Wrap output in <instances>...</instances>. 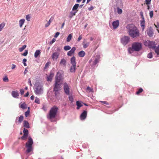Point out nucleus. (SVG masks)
Here are the masks:
<instances>
[{"instance_id": "1", "label": "nucleus", "mask_w": 159, "mask_h": 159, "mask_svg": "<svg viewBox=\"0 0 159 159\" xmlns=\"http://www.w3.org/2000/svg\"><path fill=\"white\" fill-rule=\"evenodd\" d=\"M127 32L132 38H137L140 35L139 31L137 27L133 24H129L126 26Z\"/></svg>"}, {"instance_id": "2", "label": "nucleus", "mask_w": 159, "mask_h": 159, "mask_svg": "<svg viewBox=\"0 0 159 159\" xmlns=\"http://www.w3.org/2000/svg\"><path fill=\"white\" fill-rule=\"evenodd\" d=\"M142 48V44L139 42H134L132 44L131 48L128 49L129 52L130 53H132L134 51L138 52Z\"/></svg>"}, {"instance_id": "3", "label": "nucleus", "mask_w": 159, "mask_h": 159, "mask_svg": "<svg viewBox=\"0 0 159 159\" xmlns=\"http://www.w3.org/2000/svg\"><path fill=\"white\" fill-rule=\"evenodd\" d=\"M59 108L56 106H53L50 109L48 116V118L50 120L55 118L57 114Z\"/></svg>"}, {"instance_id": "4", "label": "nucleus", "mask_w": 159, "mask_h": 159, "mask_svg": "<svg viewBox=\"0 0 159 159\" xmlns=\"http://www.w3.org/2000/svg\"><path fill=\"white\" fill-rule=\"evenodd\" d=\"M33 144V141L32 139L30 136L28 138V140L25 144V147L27 149L26 151V153H28L32 151L33 150V148L32 145Z\"/></svg>"}, {"instance_id": "5", "label": "nucleus", "mask_w": 159, "mask_h": 159, "mask_svg": "<svg viewBox=\"0 0 159 159\" xmlns=\"http://www.w3.org/2000/svg\"><path fill=\"white\" fill-rule=\"evenodd\" d=\"M43 93V86L37 84L35 85V93L37 95H40Z\"/></svg>"}, {"instance_id": "6", "label": "nucleus", "mask_w": 159, "mask_h": 159, "mask_svg": "<svg viewBox=\"0 0 159 159\" xmlns=\"http://www.w3.org/2000/svg\"><path fill=\"white\" fill-rule=\"evenodd\" d=\"M144 44L145 46H148L149 48L154 49L156 47V44L154 42L149 40L145 41L144 42Z\"/></svg>"}, {"instance_id": "7", "label": "nucleus", "mask_w": 159, "mask_h": 159, "mask_svg": "<svg viewBox=\"0 0 159 159\" xmlns=\"http://www.w3.org/2000/svg\"><path fill=\"white\" fill-rule=\"evenodd\" d=\"M120 41L121 43L125 46L130 42V38L128 36H124L121 38Z\"/></svg>"}, {"instance_id": "8", "label": "nucleus", "mask_w": 159, "mask_h": 159, "mask_svg": "<svg viewBox=\"0 0 159 159\" xmlns=\"http://www.w3.org/2000/svg\"><path fill=\"white\" fill-rule=\"evenodd\" d=\"M63 89L64 92L67 95L70 94V86L66 82L63 84Z\"/></svg>"}, {"instance_id": "9", "label": "nucleus", "mask_w": 159, "mask_h": 159, "mask_svg": "<svg viewBox=\"0 0 159 159\" xmlns=\"http://www.w3.org/2000/svg\"><path fill=\"white\" fill-rule=\"evenodd\" d=\"M61 86L60 83H55L54 84L53 91L55 92V94L56 96L59 94L58 91L61 89Z\"/></svg>"}, {"instance_id": "10", "label": "nucleus", "mask_w": 159, "mask_h": 159, "mask_svg": "<svg viewBox=\"0 0 159 159\" xmlns=\"http://www.w3.org/2000/svg\"><path fill=\"white\" fill-rule=\"evenodd\" d=\"M23 133V135L20 138V139L22 140H26L27 139L29 134L28 130V129L24 128Z\"/></svg>"}, {"instance_id": "11", "label": "nucleus", "mask_w": 159, "mask_h": 159, "mask_svg": "<svg viewBox=\"0 0 159 159\" xmlns=\"http://www.w3.org/2000/svg\"><path fill=\"white\" fill-rule=\"evenodd\" d=\"M60 53L58 52H55L52 53L51 56L52 59L53 61L56 60L58 58Z\"/></svg>"}, {"instance_id": "12", "label": "nucleus", "mask_w": 159, "mask_h": 159, "mask_svg": "<svg viewBox=\"0 0 159 159\" xmlns=\"http://www.w3.org/2000/svg\"><path fill=\"white\" fill-rule=\"evenodd\" d=\"M147 33L148 35L150 37H152L153 34V29L151 27H149L147 29Z\"/></svg>"}, {"instance_id": "13", "label": "nucleus", "mask_w": 159, "mask_h": 159, "mask_svg": "<svg viewBox=\"0 0 159 159\" xmlns=\"http://www.w3.org/2000/svg\"><path fill=\"white\" fill-rule=\"evenodd\" d=\"M61 75L58 73L55 77V83H60L61 80Z\"/></svg>"}, {"instance_id": "14", "label": "nucleus", "mask_w": 159, "mask_h": 159, "mask_svg": "<svg viewBox=\"0 0 159 159\" xmlns=\"http://www.w3.org/2000/svg\"><path fill=\"white\" fill-rule=\"evenodd\" d=\"M87 112L86 111H84L80 116V119L81 120H84L86 117Z\"/></svg>"}, {"instance_id": "15", "label": "nucleus", "mask_w": 159, "mask_h": 159, "mask_svg": "<svg viewBox=\"0 0 159 159\" xmlns=\"http://www.w3.org/2000/svg\"><path fill=\"white\" fill-rule=\"evenodd\" d=\"M76 50V48L75 47H73L71 50L68 52L67 55L68 56H71L74 53L75 51Z\"/></svg>"}, {"instance_id": "16", "label": "nucleus", "mask_w": 159, "mask_h": 159, "mask_svg": "<svg viewBox=\"0 0 159 159\" xmlns=\"http://www.w3.org/2000/svg\"><path fill=\"white\" fill-rule=\"evenodd\" d=\"M119 21L117 20L113 22L112 25L114 29L117 28L119 25Z\"/></svg>"}, {"instance_id": "17", "label": "nucleus", "mask_w": 159, "mask_h": 159, "mask_svg": "<svg viewBox=\"0 0 159 159\" xmlns=\"http://www.w3.org/2000/svg\"><path fill=\"white\" fill-rule=\"evenodd\" d=\"M11 95L15 98H17L19 96V94L17 91H13L11 93Z\"/></svg>"}, {"instance_id": "18", "label": "nucleus", "mask_w": 159, "mask_h": 159, "mask_svg": "<svg viewBox=\"0 0 159 159\" xmlns=\"http://www.w3.org/2000/svg\"><path fill=\"white\" fill-rule=\"evenodd\" d=\"M76 59L74 56H73L70 59V62L72 65H76V62L75 61Z\"/></svg>"}, {"instance_id": "19", "label": "nucleus", "mask_w": 159, "mask_h": 159, "mask_svg": "<svg viewBox=\"0 0 159 159\" xmlns=\"http://www.w3.org/2000/svg\"><path fill=\"white\" fill-rule=\"evenodd\" d=\"M78 54L80 57H83L85 55V53L84 51H81L78 53Z\"/></svg>"}, {"instance_id": "20", "label": "nucleus", "mask_w": 159, "mask_h": 159, "mask_svg": "<svg viewBox=\"0 0 159 159\" xmlns=\"http://www.w3.org/2000/svg\"><path fill=\"white\" fill-rule=\"evenodd\" d=\"M23 126L24 127L27 128H29V124L27 121L24 120L23 122Z\"/></svg>"}, {"instance_id": "21", "label": "nucleus", "mask_w": 159, "mask_h": 159, "mask_svg": "<svg viewBox=\"0 0 159 159\" xmlns=\"http://www.w3.org/2000/svg\"><path fill=\"white\" fill-rule=\"evenodd\" d=\"M76 68V65H72L70 68V71L71 72H75Z\"/></svg>"}, {"instance_id": "22", "label": "nucleus", "mask_w": 159, "mask_h": 159, "mask_svg": "<svg viewBox=\"0 0 159 159\" xmlns=\"http://www.w3.org/2000/svg\"><path fill=\"white\" fill-rule=\"evenodd\" d=\"M19 107L23 109H25L27 107V106L26 104L25 103H22L21 104L20 103L19 104Z\"/></svg>"}, {"instance_id": "23", "label": "nucleus", "mask_w": 159, "mask_h": 159, "mask_svg": "<svg viewBox=\"0 0 159 159\" xmlns=\"http://www.w3.org/2000/svg\"><path fill=\"white\" fill-rule=\"evenodd\" d=\"M40 50H37L34 53V57L35 58H37L40 54Z\"/></svg>"}, {"instance_id": "24", "label": "nucleus", "mask_w": 159, "mask_h": 159, "mask_svg": "<svg viewBox=\"0 0 159 159\" xmlns=\"http://www.w3.org/2000/svg\"><path fill=\"white\" fill-rule=\"evenodd\" d=\"M53 19H54V18L52 17L50 18V20H49L48 21V22L46 24V25H45V26L46 27H48L50 25L51 21L53 20Z\"/></svg>"}, {"instance_id": "25", "label": "nucleus", "mask_w": 159, "mask_h": 159, "mask_svg": "<svg viewBox=\"0 0 159 159\" xmlns=\"http://www.w3.org/2000/svg\"><path fill=\"white\" fill-rule=\"evenodd\" d=\"M18 121H16V122H19L20 123H21L22 121H23V119H24V117L22 116H20L18 118Z\"/></svg>"}, {"instance_id": "26", "label": "nucleus", "mask_w": 159, "mask_h": 159, "mask_svg": "<svg viewBox=\"0 0 159 159\" xmlns=\"http://www.w3.org/2000/svg\"><path fill=\"white\" fill-rule=\"evenodd\" d=\"M25 21V20L24 19H21L19 20V24L20 26V28H21L22 27V25L24 23Z\"/></svg>"}, {"instance_id": "27", "label": "nucleus", "mask_w": 159, "mask_h": 159, "mask_svg": "<svg viewBox=\"0 0 159 159\" xmlns=\"http://www.w3.org/2000/svg\"><path fill=\"white\" fill-rule=\"evenodd\" d=\"M53 76L54 74L52 73H51L47 77V80L51 81Z\"/></svg>"}, {"instance_id": "28", "label": "nucleus", "mask_w": 159, "mask_h": 159, "mask_svg": "<svg viewBox=\"0 0 159 159\" xmlns=\"http://www.w3.org/2000/svg\"><path fill=\"white\" fill-rule=\"evenodd\" d=\"M78 10L76 11L75 12H71L70 13V15L69 16V17L70 18H71L74 16L75 15V13L77 12Z\"/></svg>"}, {"instance_id": "29", "label": "nucleus", "mask_w": 159, "mask_h": 159, "mask_svg": "<svg viewBox=\"0 0 159 159\" xmlns=\"http://www.w3.org/2000/svg\"><path fill=\"white\" fill-rule=\"evenodd\" d=\"M141 26L142 27V29L143 30L144 28V18H143V20L141 21Z\"/></svg>"}, {"instance_id": "30", "label": "nucleus", "mask_w": 159, "mask_h": 159, "mask_svg": "<svg viewBox=\"0 0 159 159\" xmlns=\"http://www.w3.org/2000/svg\"><path fill=\"white\" fill-rule=\"evenodd\" d=\"M76 105L77 106V109H79L80 108L83 106L82 103L80 102H79L78 101H77L76 102Z\"/></svg>"}, {"instance_id": "31", "label": "nucleus", "mask_w": 159, "mask_h": 159, "mask_svg": "<svg viewBox=\"0 0 159 159\" xmlns=\"http://www.w3.org/2000/svg\"><path fill=\"white\" fill-rule=\"evenodd\" d=\"M154 49L155 51L157 54V55H159V45L157 48L155 47Z\"/></svg>"}, {"instance_id": "32", "label": "nucleus", "mask_w": 159, "mask_h": 159, "mask_svg": "<svg viewBox=\"0 0 159 159\" xmlns=\"http://www.w3.org/2000/svg\"><path fill=\"white\" fill-rule=\"evenodd\" d=\"M79 6V4H76L72 8L73 11L77 10V9L78 8Z\"/></svg>"}, {"instance_id": "33", "label": "nucleus", "mask_w": 159, "mask_h": 159, "mask_svg": "<svg viewBox=\"0 0 159 159\" xmlns=\"http://www.w3.org/2000/svg\"><path fill=\"white\" fill-rule=\"evenodd\" d=\"M72 37V35L71 34H69L67 37L66 39L67 42H69L71 40Z\"/></svg>"}, {"instance_id": "34", "label": "nucleus", "mask_w": 159, "mask_h": 159, "mask_svg": "<svg viewBox=\"0 0 159 159\" xmlns=\"http://www.w3.org/2000/svg\"><path fill=\"white\" fill-rule=\"evenodd\" d=\"M66 60L65 59H63L61 60L60 64L65 66L66 64Z\"/></svg>"}, {"instance_id": "35", "label": "nucleus", "mask_w": 159, "mask_h": 159, "mask_svg": "<svg viewBox=\"0 0 159 159\" xmlns=\"http://www.w3.org/2000/svg\"><path fill=\"white\" fill-rule=\"evenodd\" d=\"M5 25V23L3 22L0 24V31H1L4 27Z\"/></svg>"}, {"instance_id": "36", "label": "nucleus", "mask_w": 159, "mask_h": 159, "mask_svg": "<svg viewBox=\"0 0 159 159\" xmlns=\"http://www.w3.org/2000/svg\"><path fill=\"white\" fill-rule=\"evenodd\" d=\"M3 81L5 82H8L9 80L7 76H4L3 78Z\"/></svg>"}, {"instance_id": "37", "label": "nucleus", "mask_w": 159, "mask_h": 159, "mask_svg": "<svg viewBox=\"0 0 159 159\" xmlns=\"http://www.w3.org/2000/svg\"><path fill=\"white\" fill-rule=\"evenodd\" d=\"M26 47V45H24L23 46L20 48H19V51L20 52H22Z\"/></svg>"}, {"instance_id": "38", "label": "nucleus", "mask_w": 159, "mask_h": 159, "mask_svg": "<svg viewBox=\"0 0 159 159\" xmlns=\"http://www.w3.org/2000/svg\"><path fill=\"white\" fill-rule=\"evenodd\" d=\"M65 50L67 51L71 49V47L69 46H66L64 48Z\"/></svg>"}, {"instance_id": "39", "label": "nucleus", "mask_w": 159, "mask_h": 159, "mask_svg": "<svg viewBox=\"0 0 159 159\" xmlns=\"http://www.w3.org/2000/svg\"><path fill=\"white\" fill-rule=\"evenodd\" d=\"M143 91V89L141 88H140L138 91L136 92V94L139 95L140 93H142Z\"/></svg>"}, {"instance_id": "40", "label": "nucleus", "mask_w": 159, "mask_h": 159, "mask_svg": "<svg viewBox=\"0 0 159 159\" xmlns=\"http://www.w3.org/2000/svg\"><path fill=\"white\" fill-rule=\"evenodd\" d=\"M89 92H93V89L89 87H88L86 89Z\"/></svg>"}, {"instance_id": "41", "label": "nucleus", "mask_w": 159, "mask_h": 159, "mask_svg": "<svg viewBox=\"0 0 159 159\" xmlns=\"http://www.w3.org/2000/svg\"><path fill=\"white\" fill-rule=\"evenodd\" d=\"M83 44L84 48H86L88 46L89 44V43H85L84 42H83Z\"/></svg>"}, {"instance_id": "42", "label": "nucleus", "mask_w": 159, "mask_h": 159, "mask_svg": "<svg viewBox=\"0 0 159 159\" xmlns=\"http://www.w3.org/2000/svg\"><path fill=\"white\" fill-rule=\"evenodd\" d=\"M30 16L29 15H27L26 16V19L28 21H29L30 20Z\"/></svg>"}, {"instance_id": "43", "label": "nucleus", "mask_w": 159, "mask_h": 159, "mask_svg": "<svg viewBox=\"0 0 159 159\" xmlns=\"http://www.w3.org/2000/svg\"><path fill=\"white\" fill-rule=\"evenodd\" d=\"M148 57L149 58H151L152 57V52H150L148 55Z\"/></svg>"}, {"instance_id": "44", "label": "nucleus", "mask_w": 159, "mask_h": 159, "mask_svg": "<svg viewBox=\"0 0 159 159\" xmlns=\"http://www.w3.org/2000/svg\"><path fill=\"white\" fill-rule=\"evenodd\" d=\"M35 102L36 103L39 104L40 103V100L39 98L36 97L35 100Z\"/></svg>"}, {"instance_id": "45", "label": "nucleus", "mask_w": 159, "mask_h": 159, "mask_svg": "<svg viewBox=\"0 0 159 159\" xmlns=\"http://www.w3.org/2000/svg\"><path fill=\"white\" fill-rule=\"evenodd\" d=\"M27 61V60L25 58H24L23 60V63L25 66H27V64L26 63V62Z\"/></svg>"}, {"instance_id": "46", "label": "nucleus", "mask_w": 159, "mask_h": 159, "mask_svg": "<svg viewBox=\"0 0 159 159\" xmlns=\"http://www.w3.org/2000/svg\"><path fill=\"white\" fill-rule=\"evenodd\" d=\"M69 99L70 101L71 102H72L73 101V98L71 96H69Z\"/></svg>"}, {"instance_id": "47", "label": "nucleus", "mask_w": 159, "mask_h": 159, "mask_svg": "<svg viewBox=\"0 0 159 159\" xmlns=\"http://www.w3.org/2000/svg\"><path fill=\"white\" fill-rule=\"evenodd\" d=\"M153 15V12L152 11H151L149 12V16L151 18L152 17Z\"/></svg>"}, {"instance_id": "48", "label": "nucleus", "mask_w": 159, "mask_h": 159, "mask_svg": "<svg viewBox=\"0 0 159 159\" xmlns=\"http://www.w3.org/2000/svg\"><path fill=\"white\" fill-rule=\"evenodd\" d=\"M100 102H101L102 104H106L107 105H109V103L107 101H101Z\"/></svg>"}, {"instance_id": "49", "label": "nucleus", "mask_w": 159, "mask_h": 159, "mask_svg": "<svg viewBox=\"0 0 159 159\" xmlns=\"http://www.w3.org/2000/svg\"><path fill=\"white\" fill-rule=\"evenodd\" d=\"M145 1L146 4L147 5H149L150 3L151 0H145Z\"/></svg>"}, {"instance_id": "50", "label": "nucleus", "mask_w": 159, "mask_h": 159, "mask_svg": "<svg viewBox=\"0 0 159 159\" xmlns=\"http://www.w3.org/2000/svg\"><path fill=\"white\" fill-rule=\"evenodd\" d=\"M29 113H30V111H27L25 112V116L26 117H27L28 116V115H29Z\"/></svg>"}, {"instance_id": "51", "label": "nucleus", "mask_w": 159, "mask_h": 159, "mask_svg": "<svg viewBox=\"0 0 159 159\" xmlns=\"http://www.w3.org/2000/svg\"><path fill=\"white\" fill-rule=\"evenodd\" d=\"M117 11H118V13L119 14H121L122 12V10L121 9H120L119 8H118Z\"/></svg>"}, {"instance_id": "52", "label": "nucleus", "mask_w": 159, "mask_h": 159, "mask_svg": "<svg viewBox=\"0 0 159 159\" xmlns=\"http://www.w3.org/2000/svg\"><path fill=\"white\" fill-rule=\"evenodd\" d=\"M154 25L157 28V30L159 33V24H157V25H156L155 24H154Z\"/></svg>"}, {"instance_id": "53", "label": "nucleus", "mask_w": 159, "mask_h": 159, "mask_svg": "<svg viewBox=\"0 0 159 159\" xmlns=\"http://www.w3.org/2000/svg\"><path fill=\"white\" fill-rule=\"evenodd\" d=\"M28 54V51L27 50H25V52L22 54V55L25 56H26Z\"/></svg>"}, {"instance_id": "54", "label": "nucleus", "mask_w": 159, "mask_h": 159, "mask_svg": "<svg viewBox=\"0 0 159 159\" xmlns=\"http://www.w3.org/2000/svg\"><path fill=\"white\" fill-rule=\"evenodd\" d=\"M56 41V39L53 38L52 40V41L50 42V43L51 44H52L53 43H54Z\"/></svg>"}, {"instance_id": "55", "label": "nucleus", "mask_w": 159, "mask_h": 159, "mask_svg": "<svg viewBox=\"0 0 159 159\" xmlns=\"http://www.w3.org/2000/svg\"><path fill=\"white\" fill-rule=\"evenodd\" d=\"M49 65V63L48 62L47 63L45 66V67H44V69H46L48 67Z\"/></svg>"}, {"instance_id": "56", "label": "nucleus", "mask_w": 159, "mask_h": 159, "mask_svg": "<svg viewBox=\"0 0 159 159\" xmlns=\"http://www.w3.org/2000/svg\"><path fill=\"white\" fill-rule=\"evenodd\" d=\"M20 93L21 95H23L24 93V91L23 89H21L20 90Z\"/></svg>"}, {"instance_id": "57", "label": "nucleus", "mask_w": 159, "mask_h": 159, "mask_svg": "<svg viewBox=\"0 0 159 159\" xmlns=\"http://www.w3.org/2000/svg\"><path fill=\"white\" fill-rule=\"evenodd\" d=\"M60 34V32H57V33H56L55 35H54V37L56 38H57L58 36Z\"/></svg>"}, {"instance_id": "58", "label": "nucleus", "mask_w": 159, "mask_h": 159, "mask_svg": "<svg viewBox=\"0 0 159 159\" xmlns=\"http://www.w3.org/2000/svg\"><path fill=\"white\" fill-rule=\"evenodd\" d=\"M98 61H99L98 59L97 58H96L94 61V64H97L98 63Z\"/></svg>"}, {"instance_id": "59", "label": "nucleus", "mask_w": 159, "mask_h": 159, "mask_svg": "<svg viewBox=\"0 0 159 159\" xmlns=\"http://www.w3.org/2000/svg\"><path fill=\"white\" fill-rule=\"evenodd\" d=\"M82 39V36L81 35H80L78 38V41H80Z\"/></svg>"}, {"instance_id": "60", "label": "nucleus", "mask_w": 159, "mask_h": 159, "mask_svg": "<svg viewBox=\"0 0 159 159\" xmlns=\"http://www.w3.org/2000/svg\"><path fill=\"white\" fill-rule=\"evenodd\" d=\"M16 67V66L14 64H12V67H11V69H14Z\"/></svg>"}, {"instance_id": "61", "label": "nucleus", "mask_w": 159, "mask_h": 159, "mask_svg": "<svg viewBox=\"0 0 159 159\" xmlns=\"http://www.w3.org/2000/svg\"><path fill=\"white\" fill-rule=\"evenodd\" d=\"M29 94V92H27V93L25 94V95H24V97H26L28 96Z\"/></svg>"}, {"instance_id": "62", "label": "nucleus", "mask_w": 159, "mask_h": 159, "mask_svg": "<svg viewBox=\"0 0 159 159\" xmlns=\"http://www.w3.org/2000/svg\"><path fill=\"white\" fill-rule=\"evenodd\" d=\"M30 98L32 100H34V96L33 95H32L30 97Z\"/></svg>"}, {"instance_id": "63", "label": "nucleus", "mask_w": 159, "mask_h": 159, "mask_svg": "<svg viewBox=\"0 0 159 159\" xmlns=\"http://www.w3.org/2000/svg\"><path fill=\"white\" fill-rule=\"evenodd\" d=\"M28 82L30 84V86H31L32 84H31V80H30V79H29Z\"/></svg>"}, {"instance_id": "64", "label": "nucleus", "mask_w": 159, "mask_h": 159, "mask_svg": "<svg viewBox=\"0 0 159 159\" xmlns=\"http://www.w3.org/2000/svg\"><path fill=\"white\" fill-rule=\"evenodd\" d=\"M27 71H27V70H26V69H25V71H24V74H26L27 73Z\"/></svg>"}]
</instances>
